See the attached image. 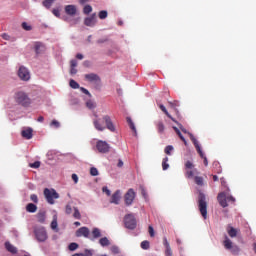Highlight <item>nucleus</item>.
Masks as SVG:
<instances>
[{
	"label": "nucleus",
	"instance_id": "3",
	"mask_svg": "<svg viewBox=\"0 0 256 256\" xmlns=\"http://www.w3.org/2000/svg\"><path fill=\"white\" fill-rule=\"evenodd\" d=\"M190 136V139L197 151V153L199 154V156L201 157V159H203V163L205 165V167H207V165H209V161L207 160V156H205V153H203V150H201V146L199 145V141L196 140L195 136H193V134L188 133Z\"/></svg>",
	"mask_w": 256,
	"mask_h": 256
},
{
	"label": "nucleus",
	"instance_id": "28",
	"mask_svg": "<svg viewBox=\"0 0 256 256\" xmlns=\"http://www.w3.org/2000/svg\"><path fill=\"white\" fill-rule=\"evenodd\" d=\"M36 217H37L39 223H45V211L38 212Z\"/></svg>",
	"mask_w": 256,
	"mask_h": 256
},
{
	"label": "nucleus",
	"instance_id": "30",
	"mask_svg": "<svg viewBox=\"0 0 256 256\" xmlns=\"http://www.w3.org/2000/svg\"><path fill=\"white\" fill-rule=\"evenodd\" d=\"M169 157H165L162 160V169L163 171H167V169H169Z\"/></svg>",
	"mask_w": 256,
	"mask_h": 256
},
{
	"label": "nucleus",
	"instance_id": "32",
	"mask_svg": "<svg viewBox=\"0 0 256 256\" xmlns=\"http://www.w3.org/2000/svg\"><path fill=\"white\" fill-rule=\"evenodd\" d=\"M169 105H170L171 109H174V111L176 113H178L177 107H179V101L174 100L172 102H169Z\"/></svg>",
	"mask_w": 256,
	"mask_h": 256
},
{
	"label": "nucleus",
	"instance_id": "5",
	"mask_svg": "<svg viewBox=\"0 0 256 256\" xmlns=\"http://www.w3.org/2000/svg\"><path fill=\"white\" fill-rule=\"evenodd\" d=\"M15 101L24 107L31 105V99H29V96H27L24 92H17L15 94Z\"/></svg>",
	"mask_w": 256,
	"mask_h": 256
},
{
	"label": "nucleus",
	"instance_id": "45",
	"mask_svg": "<svg viewBox=\"0 0 256 256\" xmlns=\"http://www.w3.org/2000/svg\"><path fill=\"white\" fill-rule=\"evenodd\" d=\"M22 28L25 30V31H31L33 29V27L30 26L29 23L27 22H23L22 23Z\"/></svg>",
	"mask_w": 256,
	"mask_h": 256
},
{
	"label": "nucleus",
	"instance_id": "53",
	"mask_svg": "<svg viewBox=\"0 0 256 256\" xmlns=\"http://www.w3.org/2000/svg\"><path fill=\"white\" fill-rule=\"evenodd\" d=\"M103 193H105L108 197L111 196V190L107 186L102 188Z\"/></svg>",
	"mask_w": 256,
	"mask_h": 256
},
{
	"label": "nucleus",
	"instance_id": "7",
	"mask_svg": "<svg viewBox=\"0 0 256 256\" xmlns=\"http://www.w3.org/2000/svg\"><path fill=\"white\" fill-rule=\"evenodd\" d=\"M18 77L22 81H29V79H31V73L29 72V69H27L25 66H21L18 70Z\"/></svg>",
	"mask_w": 256,
	"mask_h": 256
},
{
	"label": "nucleus",
	"instance_id": "55",
	"mask_svg": "<svg viewBox=\"0 0 256 256\" xmlns=\"http://www.w3.org/2000/svg\"><path fill=\"white\" fill-rule=\"evenodd\" d=\"M163 245H164L165 249L171 248V245H169V241L167 240V237L163 238Z\"/></svg>",
	"mask_w": 256,
	"mask_h": 256
},
{
	"label": "nucleus",
	"instance_id": "10",
	"mask_svg": "<svg viewBox=\"0 0 256 256\" xmlns=\"http://www.w3.org/2000/svg\"><path fill=\"white\" fill-rule=\"evenodd\" d=\"M121 190H117L116 192H114L110 198V203H112L113 205H119V203H121Z\"/></svg>",
	"mask_w": 256,
	"mask_h": 256
},
{
	"label": "nucleus",
	"instance_id": "60",
	"mask_svg": "<svg viewBox=\"0 0 256 256\" xmlns=\"http://www.w3.org/2000/svg\"><path fill=\"white\" fill-rule=\"evenodd\" d=\"M232 253L237 254L239 253L240 249L238 248V246H232V248L230 249Z\"/></svg>",
	"mask_w": 256,
	"mask_h": 256
},
{
	"label": "nucleus",
	"instance_id": "38",
	"mask_svg": "<svg viewBox=\"0 0 256 256\" xmlns=\"http://www.w3.org/2000/svg\"><path fill=\"white\" fill-rule=\"evenodd\" d=\"M50 127H53L54 129H59L61 127V123L57 120H52L50 123Z\"/></svg>",
	"mask_w": 256,
	"mask_h": 256
},
{
	"label": "nucleus",
	"instance_id": "43",
	"mask_svg": "<svg viewBox=\"0 0 256 256\" xmlns=\"http://www.w3.org/2000/svg\"><path fill=\"white\" fill-rule=\"evenodd\" d=\"M193 167H195V165L193 164V162L191 161H186L185 162V171L189 170V169H193Z\"/></svg>",
	"mask_w": 256,
	"mask_h": 256
},
{
	"label": "nucleus",
	"instance_id": "22",
	"mask_svg": "<svg viewBox=\"0 0 256 256\" xmlns=\"http://www.w3.org/2000/svg\"><path fill=\"white\" fill-rule=\"evenodd\" d=\"M99 243L101 245V247H109V245H111V241H109L108 237H103L99 240Z\"/></svg>",
	"mask_w": 256,
	"mask_h": 256
},
{
	"label": "nucleus",
	"instance_id": "31",
	"mask_svg": "<svg viewBox=\"0 0 256 256\" xmlns=\"http://www.w3.org/2000/svg\"><path fill=\"white\" fill-rule=\"evenodd\" d=\"M195 171H197V170H196V169H194V170H191V169L186 170V172H185V177H186L187 179L193 178L194 175H195Z\"/></svg>",
	"mask_w": 256,
	"mask_h": 256
},
{
	"label": "nucleus",
	"instance_id": "62",
	"mask_svg": "<svg viewBox=\"0 0 256 256\" xmlns=\"http://www.w3.org/2000/svg\"><path fill=\"white\" fill-rule=\"evenodd\" d=\"M66 213L67 215H71L73 213V208H71V206H66Z\"/></svg>",
	"mask_w": 256,
	"mask_h": 256
},
{
	"label": "nucleus",
	"instance_id": "37",
	"mask_svg": "<svg viewBox=\"0 0 256 256\" xmlns=\"http://www.w3.org/2000/svg\"><path fill=\"white\" fill-rule=\"evenodd\" d=\"M157 130L160 133H163V131H165V124H163V122L159 121L157 123Z\"/></svg>",
	"mask_w": 256,
	"mask_h": 256
},
{
	"label": "nucleus",
	"instance_id": "21",
	"mask_svg": "<svg viewBox=\"0 0 256 256\" xmlns=\"http://www.w3.org/2000/svg\"><path fill=\"white\" fill-rule=\"evenodd\" d=\"M26 211L28 213H36L37 212V205L33 204V203H29L27 206H26Z\"/></svg>",
	"mask_w": 256,
	"mask_h": 256
},
{
	"label": "nucleus",
	"instance_id": "39",
	"mask_svg": "<svg viewBox=\"0 0 256 256\" xmlns=\"http://www.w3.org/2000/svg\"><path fill=\"white\" fill-rule=\"evenodd\" d=\"M194 181H195L196 185H199L200 187H202V185H203V177H201V176H196V177L194 178Z\"/></svg>",
	"mask_w": 256,
	"mask_h": 256
},
{
	"label": "nucleus",
	"instance_id": "54",
	"mask_svg": "<svg viewBox=\"0 0 256 256\" xmlns=\"http://www.w3.org/2000/svg\"><path fill=\"white\" fill-rule=\"evenodd\" d=\"M148 233L150 237H155V230L153 229V226L148 227Z\"/></svg>",
	"mask_w": 256,
	"mask_h": 256
},
{
	"label": "nucleus",
	"instance_id": "59",
	"mask_svg": "<svg viewBox=\"0 0 256 256\" xmlns=\"http://www.w3.org/2000/svg\"><path fill=\"white\" fill-rule=\"evenodd\" d=\"M165 255L166 256H173V251L171 250V247L170 248H166Z\"/></svg>",
	"mask_w": 256,
	"mask_h": 256
},
{
	"label": "nucleus",
	"instance_id": "4",
	"mask_svg": "<svg viewBox=\"0 0 256 256\" xmlns=\"http://www.w3.org/2000/svg\"><path fill=\"white\" fill-rule=\"evenodd\" d=\"M44 197L50 205L55 204V199H59V193L55 189H44Z\"/></svg>",
	"mask_w": 256,
	"mask_h": 256
},
{
	"label": "nucleus",
	"instance_id": "17",
	"mask_svg": "<svg viewBox=\"0 0 256 256\" xmlns=\"http://www.w3.org/2000/svg\"><path fill=\"white\" fill-rule=\"evenodd\" d=\"M50 227H51V230L56 231V233H57V231H59V225L57 223V213H55L53 215V219H52V222L50 224Z\"/></svg>",
	"mask_w": 256,
	"mask_h": 256
},
{
	"label": "nucleus",
	"instance_id": "61",
	"mask_svg": "<svg viewBox=\"0 0 256 256\" xmlns=\"http://www.w3.org/2000/svg\"><path fill=\"white\" fill-rule=\"evenodd\" d=\"M52 13L53 15H55V17H61V13L59 12V9H53Z\"/></svg>",
	"mask_w": 256,
	"mask_h": 256
},
{
	"label": "nucleus",
	"instance_id": "24",
	"mask_svg": "<svg viewBox=\"0 0 256 256\" xmlns=\"http://www.w3.org/2000/svg\"><path fill=\"white\" fill-rule=\"evenodd\" d=\"M227 233L229 237H237V229H235L233 226H229L227 229Z\"/></svg>",
	"mask_w": 256,
	"mask_h": 256
},
{
	"label": "nucleus",
	"instance_id": "57",
	"mask_svg": "<svg viewBox=\"0 0 256 256\" xmlns=\"http://www.w3.org/2000/svg\"><path fill=\"white\" fill-rule=\"evenodd\" d=\"M30 199H31V201H33V203H39V198L35 194H32L30 196Z\"/></svg>",
	"mask_w": 256,
	"mask_h": 256
},
{
	"label": "nucleus",
	"instance_id": "58",
	"mask_svg": "<svg viewBox=\"0 0 256 256\" xmlns=\"http://www.w3.org/2000/svg\"><path fill=\"white\" fill-rule=\"evenodd\" d=\"M72 180L74 181L75 185L79 183V176L77 174H72Z\"/></svg>",
	"mask_w": 256,
	"mask_h": 256
},
{
	"label": "nucleus",
	"instance_id": "50",
	"mask_svg": "<svg viewBox=\"0 0 256 256\" xmlns=\"http://www.w3.org/2000/svg\"><path fill=\"white\" fill-rule=\"evenodd\" d=\"M30 167H31L32 169H39V167H41V162L36 161V162H34V163H31V164H30Z\"/></svg>",
	"mask_w": 256,
	"mask_h": 256
},
{
	"label": "nucleus",
	"instance_id": "64",
	"mask_svg": "<svg viewBox=\"0 0 256 256\" xmlns=\"http://www.w3.org/2000/svg\"><path fill=\"white\" fill-rule=\"evenodd\" d=\"M2 39H5V41H9V39H11V36H9V34L4 33L2 34Z\"/></svg>",
	"mask_w": 256,
	"mask_h": 256
},
{
	"label": "nucleus",
	"instance_id": "29",
	"mask_svg": "<svg viewBox=\"0 0 256 256\" xmlns=\"http://www.w3.org/2000/svg\"><path fill=\"white\" fill-rule=\"evenodd\" d=\"M135 197H137V194L135 193V191L133 189H129V205H131L133 203V201L135 200Z\"/></svg>",
	"mask_w": 256,
	"mask_h": 256
},
{
	"label": "nucleus",
	"instance_id": "25",
	"mask_svg": "<svg viewBox=\"0 0 256 256\" xmlns=\"http://www.w3.org/2000/svg\"><path fill=\"white\" fill-rule=\"evenodd\" d=\"M223 245L225 249H233V242L228 237L225 238Z\"/></svg>",
	"mask_w": 256,
	"mask_h": 256
},
{
	"label": "nucleus",
	"instance_id": "20",
	"mask_svg": "<svg viewBox=\"0 0 256 256\" xmlns=\"http://www.w3.org/2000/svg\"><path fill=\"white\" fill-rule=\"evenodd\" d=\"M93 123H94V127H95V129H97V131H105V126H103L102 123L98 119H95L93 121Z\"/></svg>",
	"mask_w": 256,
	"mask_h": 256
},
{
	"label": "nucleus",
	"instance_id": "15",
	"mask_svg": "<svg viewBox=\"0 0 256 256\" xmlns=\"http://www.w3.org/2000/svg\"><path fill=\"white\" fill-rule=\"evenodd\" d=\"M22 137L24 139H33V129L32 128H23L22 132Z\"/></svg>",
	"mask_w": 256,
	"mask_h": 256
},
{
	"label": "nucleus",
	"instance_id": "9",
	"mask_svg": "<svg viewBox=\"0 0 256 256\" xmlns=\"http://www.w3.org/2000/svg\"><path fill=\"white\" fill-rule=\"evenodd\" d=\"M90 234L91 231L87 227H81L75 233L76 237H84L85 239H89Z\"/></svg>",
	"mask_w": 256,
	"mask_h": 256
},
{
	"label": "nucleus",
	"instance_id": "44",
	"mask_svg": "<svg viewBox=\"0 0 256 256\" xmlns=\"http://www.w3.org/2000/svg\"><path fill=\"white\" fill-rule=\"evenodd\" d=\"M53 1H55V0H45L43 2L44 7H46V9H50L51 5H53Z\"/></svg>",
	"mask_w": 256,
	"mask_h": 256
},
{
	"label": "nucleus",
	"instance_id": "13",
	"mask_svg": "<svg viewBox=\"0 0 256 256\" xmlns=\"http://www.w3.org/2000/svg\"><path fill=\"white\" fill-rule=\"evenodd\" d=\"M218 199V203L219 205H221V207L225 208L228 207L229 204H227V196L225 195V193H220L217 196Z\"/></svg>",
	"mask_w": 256,
	"mask_h": 256
},
{
	"label": "nucleus",
	"instance_id": "40",
	"mask_svg": "<svg viewBox=\"0 0 256 256\" xmlns=\"http://www.w3.org/2000/svg\"><path fill=\"white\" fill-rule=\"evenodd\" d=\"M110 250H111V253H113L114 255H119V253H121V250L117 246H112Z\"/></svg>",
	"mask_w": 256,
	"mask_h": 256
},
{
	"label": "nucleus",
	"instance_id": "23",
	"mask_svg": "<svg viewBox=\"0 0 256 256\" xmlns=\"http://www.w3.org/2000/svg\"><path fill=\"white\" fill-rule=\"evenodd\" d=\"M175 133L178 135V137L181 139V141H183L184 145H187V140L185 139V137L183 136V134H181V130H179V128L177 127H173Z\"/></svg>",
	"mask_w": 256,
	"mask_h": 256
},
{
	"label": "nucleus",
	"instance_id": "46",
	"mask_svg": "<svg viewBox=\"0 0 256 256\" xmlns=\"http://www.w3.org/2000/svg\"><path fill=\"white\" fill-rule=\"evenodd\" d=\"M73 217L74 219H81V212H79V209L74 208Z\"/></svg>",
	"mask_w": 256,
	"mask_h": 256
},
{
	"label": "nucleus",
	"instance_id": "2",
	"mask_svg": "<svg viewBox=\"0 0 256 256\" xmlns=\"http://www.w3.org/2000/svg\"><path fill=\"white\" fill-rule=\"evenodd\" d=\"M198 209L203 219H207V198L203 192H200L198 195Z\"/></svg>",
	"mask_w": 256,
	"mask_h": 256
},
{
	"label": "nucleus",
	"instance_id": "26",
	"mask_svg": "<svg viewBox=\"0 0 256 256\" xmlns=\"http://www.w3.org/2000/svg\"><path fill=\"white\" fill-rule=\"evenodd\" d=\"M5 247H6L7 251H9L10 253H17V248H15V246H13V244L6 242Z\"/></svg>",
	"mask_w": 256,
	"mask_h": 256
},
{
	"label": "nucleus",
	"instance_id": "18",
	"mask_svg": "<svg viewBox=\"0 0 256 256\" xmlns=\"http://www.w3.org/2000/svg\"><path fill=\"white\" fill-rule=\"evenodd\" d=\"M159 109H161V111H162L163 113H165V115H166L169 119H171V121H173L174 123H177V120H175V118H173V116H171V114H169V111H167V108H165V105L160 104V105H159Z\"/></svg>",
	"mask_w": 256,
	"mask_h": 256
},
{
	"label": "nucleus",
	"instance_id": "52",
	"mask_svg": "<svg viewBox=\"0 0 256 256\" xmlns=\"http://www.w3.org/2000/svg\"><path fill=\"white\" fill-rule=\"evenodd\" d=\"M141 195L144 197V199H147V190L145 187L140 186Z\"/></svg>",
	"mask_w": 256,
	"mask_h": 256
},
{
	"label": "nucleus",
	"instance_id": "27",
	"mask_svg": "<svg viewBox=\"0 0 256 256\" xmlns=\"http://www.w3.org/2000/svg\"><path fill=\"white\" fill-rule=\"evenodd\" d=\"M86 107L88 109H96L97 108V102H95V100H88L86 102Z\"/></svg>",
	"mask_w": 256,
	"mask_h": 256
},
{
	"label": "nucleus",
	"instance_id": "42",
	"mask_svg": "<svg viewBox=\"0 0 256 256\" xmlns=\"http://www.w3.org/2000/svg\"><path fill=\"white\" fill-rule=\"evenodd\" d=\"M69 85L72 89H79V83H77L75 80H70Z\"/></svg>",
	"mask_w": 256,
	"mask_h": 256
},
{
	"label": "nucleus",
	"instance_id": "19",
	"mask_svg": "<svg viewBox=\"0 0 256 256\" xmlns=\"http://www.w3.org/2000/svg\"><path fill=\"white\" fill-rule=\"evenodd\" d=\"M36 55H41L43 51H45V46L41 43H36L34 46Z\"/></svg>",
	"mask_w": 256,
	"mask_h": 256
},
{
	"label": "nucleus",
	"instance_id": "36",
	"mask_svg": "<svg viewBox=\"0 0 256 256\" xmlns=\"http://www.w3.org/2000/svg\"><path fill=\"white\" fill-rule=\"evenodd\" d=\"M129 127L133 131L134 137H137V128L135 127V124L131 120H129Z\"/></svg>",
	"mask_w": 256,
	"mask_h": 256
},
{
	"label": "nucleus",
	"instance_id": "1",
	"mask_svg": "<svg viewBox=\"0 0 256 256\" xmlns=\"http://www.w3.org/2000/svg\"><path fill=\"white\" fill-rule=\"evenodd\" d=\"M35 239L38 243H45L47 239H49V235L47 234V230L43 226H36L34 228Z\"/></svg>",
	"mask_w": 256,
	"mask_h": 256
},
{
	"label": "nucleus",
	"instance_id": "34",
	"mask_svg": "<svg viewBox=\"0 0 256 256\" xmlns=\"http://www.w3.org/2000/svg\"><path fill=\"white\" fill-rule=\"evenodd\" d=\"M92 11H93V7H91V5H86L83 8L84 15H89V13H92Z\"/></svg>",
	"mask_w": 256,
	"mask_h": 256
},
{
	"label": "nucleus",
	"instance_id": "35",
	"mask_svg": "<svg viewBox=\"0 0 256 256\" xmlns=\"http://www.w3.org/2000/svg\"><path fill=\"white\" fill-rule=\"evenodd\" d=\"M69 251H77V249H79V244L73 242L70 243L68 246Z\"/></svg>",
	"mask_w": 256,
	"mask_h": 256
},
{
	"label": "nucleus",
	"instance_id": "11",
	"mask_svg": "<svg viewBox=\"0 0 256 256\" xmlns=\"http://www.w3.org/2000/svg\"><path fill=\"white\" fill-rule=\"evenodd\" d=\"M64 11L70 17H75V15H77V13H78L77 6H75V5H66L64 7Z\"/></svg>",
	"mask_w": 256,
	"mask_h": 256
},
{
	"label": "nucleus",
	"instance_id": "14",
	"mask_svg": "<svg viewBox=\"0 0 256 256\" xmlns=\"http://www.w3.org/2000/svg\"><path fill=\"white\" fill-rule=\"evenodd\" d=\"M103 120L105 121L106 123V127L107 129H109V131H112V133H114L115 131V124H113V121H111V117L109 116H104L103 117Z\"/></svg>",
	"mask_w": 256,
	"mask_h": 256
},
{
	"label": "nucleus",
	"instance_id": "47",
	"mask_svg": "<svg viewBox=\"0 0 256 256\" xmlns=\"http://www.w3.org/2000/svg\"><path fill=\"white\" fill-rule=\"evenodd\" d=\"M90 175H92V177H97V175H99V170H97L95 167H92L90 169Z\"/></svg>",
	"mask_w": 256,
	"mask_h": 256
},
{
	"label": "nucleus",
	"instance_id": "56",
	"mask_svg": "<svg viewBox=\"0 0 256 256\" xmlns=\"http://www.w3.org/2000/svg\"><path fill=\"white\" fill-rule=\"evenodd\" d=\"M163 245H164L165 249L171 248V245H169V241L167 240V237L163 238Z\"/></svg>",
	"mask_w": 256,
	"mask_h": 256
},
{
	"label": "nucleus",
	"instance_id": "12",
	"mask_svg": "<svg viewBox=\"0 0 256 256\" xmlns=\"http://www.w3.org/2000/svg\"><path fill=\"white\" fill-rule=\"evenodd\" d=\"M84 78L89 83H99V81H101V79L97 76V74H93V73L84 75Z\"/></svg>",
	"mask_w": 256,
	"mask_h": 256
},
{
	"label": "nucleus",
	"instance_id": "8",
	"mask_svg": "<svg viewBox=\"0 0 256 256\" xmlns=\"http://www.w3.org/2000/svg\"><path fill=\"white\" fill-rule=\"evenodd\" d=\"M84 25L86 27H95L97 25V14H92L84 19Z\"/></svg>",
	"mask_w": 256,
	"mask_h": 256
},
{
	"label": "nucleus",
	"instance_id": "48",
	"mask_svg": "<svg viewBox=\"0 0 256 256\" xmlns=\"http://www.w3.org/2000/svg\"><path fill=\"white\" fill-rule=\"evenodd\" d=\"M173 149V146L168 145L165 147L164 152L166 153V155H171V151H173Z\"/></svg>",
	"mask_w": 256,
	"mask_h": 256
},
{
	"label": "nucleus",
	"instance_id": "63",
	"mask_svg": "<svg viewBox=\"0 0 256 256\" xmlns=\"http://www.w3.org/2000/svg\"><path fill=\"white\" fill-rule=\"evenodd\" d=\"M70 73H71L72 75H77V67H71V68H70Z\"/></svg>",
	"mask_w": 256,
	"mask_h": 256
},
{
	"label": "nucleus",
	"instance_id": "41",
	"mask_svg": "<svg viewBox=\"0 0 256 256\" xmlns=\"http://www.w3.org/2000/svg\"><path fill=\"white\" fill-rule=\"evenodd\" d=\"M149 247H150L149 241L144 240L141 242V249L147 250L149 249Z\"/></svg>",
	"mask_w": 256,
	"mask_h": 256
},
{
	"label": "nucleus",
	"instance_id": "6",
	"mask_svg": "<svg viewBox=\"0 0 256 256\" xmlns=\"http://www.w3.org/2000/svg\"><path fill=\"white\" fill-rule=\"evenodd\" d=\"M96 149L98 153H109V149H111V146L105 141L98 140L96 142Z\"/></svg>",
	"mask_w": 256,
	"mask_h": 256
},
{
	"label": "nucleus",
	"instance_id": "49",
	"mask_svg": "<svg viewBox=\"0 0 256 256\" xmlns=\"http://www.w3.org/2000/svg\"><path fill=\"white\" fill-rule=\"evenodd\" d=\"M98 16H99V19H107V11L105 10L100 11Z\"/></svg>",
	"mask_w": 256,
	"mask_h": 256
},
{
	"label": "nucleus",
	"instance_id": "16",
	"mask_svg": "<svg viewBox=\"0 0 256 256\" xmlns=\"http://www.w3.org/2000/svg\"><path fill=\"white\" fill-rule=\"evenodd\" d=\"M137 228V219L135 218V215L129 214V229L133 230Z\"/></svg>",
	"mask_w": 256,
	"mask_h": 256
},
{
	"label": "nucleus",
	"instance_id": "51",
	"mask_svg": "<svg viewBox=\"0 0 256 256\" xmlns=\"http://www.w3.org/2000/svg\"><path fill=\"white\" fill-rule=\"evenodd\" d=\"M72 256H93V253H91V251H89V250H86L85 254L76 253Z\"/></svg>",
	"mask_w": 256,
	"mask_h": 256
},
{
	"label": "nucleus",
	"instance_id": "33",
	"mask_svg": "<svg viewBox=\"0 0 256 256\" xmlns=\"http://www.w3.org/2000/svg\"><path fill=\"white\" fill-rule=\"evenodd\" d=\"M92 235L94 239H99V237H101V230H99V228H94L92 230Z\"/></svg>",
	"mask_w": 256,
	"mask_h": 256
}]
</instances>
